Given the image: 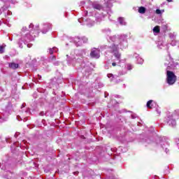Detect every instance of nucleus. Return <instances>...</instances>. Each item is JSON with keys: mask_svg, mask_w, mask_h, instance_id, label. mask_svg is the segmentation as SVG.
<instances>
[{"mask_svg": "<svg viewBox=\"0 0 179 179\" xmlns=\"http://www.w3.org/2000/svg\"><path fill=\"white\" fill-rule=\"evenodd\" d=\"M103 34L108 41L112 43V45L110 47V51L113 52V56L111 60H108L105 65L106 69H110L111 66H121V62L123 60L121 59V53L118 51L120 48L121 50H125L128 48V36L127 35H113L111 34V29L110 28H104L101 30Z\"/></svg>", "mask_w": 179, "mask_h": 179, "instance_id": "nucleus-1", "label": "nucleus"}, {"mask_svg": "<svg viewBox=\"0 0 179 179\" xmlns=\"http://www.w3.org/2000/svg\"><path fill=\"white\" fill-rule=\"evenodd\" d=\"M51 29H52V25L50 23L43 24L41 29H40V25L36 24L34 26L33 23H31L28 27H23L18 40L20 48H23V44H27L28 48H31L33 45L29 43L34 41V38L40 34V31H41L42 34H46Z\"/></svg>", "mask_w": 179, "mask_h": 179, "instance_id": "nucleus-2", "label": "nucleus"}, {"mask_svg": "<svg viewBox=\"0 0 179 179\" xmlns=\"http://www.w3.org/2000/svg\"><path fill=\"white\" fill-rule=\"evenodd\" d=\"M87 55H89L87 49L76 50L74 53L66 55V62L68 65H72L73 66L75 65V62L82 64Z\"/></svg>", "mask_w": 179, "mask_h": 179, "instance_id": "nucleus-3", "label": "nucleus"}, {"mask_svg": "<svg viewBox=\"0 0 179 179\" xmlns=\"http://www.w3.org/2000/svg\"><path fill=\"white\" fill-rule=\"evenodd\" d=\"M155 145L157 146H160V148H162L164 152L165 153H169L170 152V142L169 138L163 136L157 137L155 138Z\"/></svg>", "mask_w": 179, "mask_h": 179, "instance_id": "nucleus-4", "label": "nucleus"}, {"mask_svg": "<svg viewBox=\"0 0 179 179\" xmlns=\"http://www.w3.org/2000/svg\"><path fill=\"white\" fill-rule=\"evenodd\" d=\"M0 169L4 171L3 178H6V179L12 178V176H13V173L10 172V171H8L9 169H10V166L8 164L3 161L2 162L0 163Z\"/></svg>", "mask_w": 179, "mask_h": 179, "instance_id": "nucleus-5", "label": "nucleus"}, {"mask_svg": "<svg viewBox=\"0 0 179 179\" xmlns=\"http://www.w3.org/2000/svg\"><path fill=\"white\" fill-rule=\"evenodd\" d=\"M67 40L69 43H73L76 47H82L83 45L80 36L68 37Z\"/></svg>", "mask_w": 179, "mask_h": 179, "instance_id": "nucleus-6", "label": "nucleus"}, {"mask_svg": "<svg viewBox=\"0 0 179 179\" xmlns=\"http://www.w3.org/2000/svg\"><path fill=\"white\" fill-rule=\"evenodd\" d=\"M78 22L83 25L87 26V27H93L96 23L90 18H80L78 19Z\"/></svg>", "mask_w": 179, "mask_h": 179, "instance_id": "nucleus-7", "label": "nucleus"}, {"mask_svg": "<svg viewBox=\"0 0 179 179\" xmlns=\"http://www.w3.org/2000/svg\"><path fill=\"white\" fill-rule=\"evenodd\" d=\"M91 58H95V59H99L100 58V50L94 48L91 50V52L90 54Z\"/></svg>", "mask_w": 179, "mask_h": 179, "instance_id": "nucleus-8", "label": "nucleus"}, {"mask_svg": "<svg viewBox=\"0 0 179 179\" xmlns=\"http://www.w3.org/2000/svg\"><path fill=\"white\" fill-rule=\"evenodd\" d=\"M105 17L106 15L101 12L95 13V20L96 23H101V22H103V20H104Z\"/></svg>", "mask_w": 179, "mask_h": 179, "instance_id": "nucleus-9", "label": "nucleus"}, {"mask_svg": "<svg viewBox=\"0 0 179 179\" xmlns=\"http://www.w3.org/2000/svg\"><path fill=\"white\" fill-rule=\"evenodd\" d=\"M8 117L9 113H8V111L0 113V123L5 122V121H8Z\"/></svg>", "mask_w": 179, "mask_h": 179, "instance_id": "nucleus-10", "label": "nucleus"}, {"mask_svg": "<svg viewBox=\"0 0 179 179\" xmlns=\"http://www.w3.org/2000/svg\"><path fill=\"white\" fill-rule=\"evenodd\" d=\"M166 121L169 127H176L177 124V122H176V119L170 115L168 116Z\"/></svg>", "mask_w": 179, "mask_h": 179, "instance_id": "nucleus-11", "label": "nucleus"}, {"mask_svg": "<svg viewBox=\"0 0 179 179\" xmlns=\"http://www.w3.org/2000/svg\"><path fill=\"white\" fill-rule=\"evenodd\" d=\"M105 5L106 8H108V10H107L108 15H111L113 12L111 11L110 8L113 7V3L111 2L110 0H105Z\"/></svg>", "mask_w": 179, "mask_h": 179, "instance_id": "nucleus-12", "label": "nucleus"}, {"mask_svg": "<svg viewBox=\"0 0 179 179\" xmlns=\"http://www.w3.org/2000/svg\"><path fill=\"white\" fill-rule=\"evenodd\" d=\"M30 109L26 108L24 110L21 111V115L22 118H24V121H27L26 118H27L30 115Z\"/></svg>", "mask_w": 179, "mask_h": 179, "instance_id": "nucleus-13", "label": "nucleus"}, {"mask_svg": "<svg viewBox=\"0 0 179 179\" xmlns=\"http://www.w3.org/2000/svg\"><path fill=\"white\" fill-rule=\"evenodd\" d=\"M143 143L145 145V146H148V145H150V143H153V141H152V138L150 137H145L142 139Z\"/></svg>", "mask_w": 179, "mask_h": 179, "instance_id": "nucleus-14", "label": "nucleus"}, {"mask_svg": "<svg viewBox=\"0 0 179 179\" xmlns=\"http://www.w3.org/2000/svg\"><path fill=\"white\" fill-rule=\"evenodd\" d=\"M17 145H19V142H15L13 145H11L10 148L13 153H15L16 150H19V146H17Z\"/></svg>", "mask_w": 179, "mask_h": 179, "instance_id": "nucleus-15", "label": "nucleus"}, {"mask_svg": "<svg viewBox=\"0 0 179 179\" xmlns=\"http://www.w3.org/2000/svg\"><path fill=\"white\" fill-rule=\"evenodd\" d=\"M134 57L137 59V64H139L140 65H142V64H143V59H142V57H140L138 53H134Z\"/></svg>", "mask_w": 179, "mask_h": 179, "instance_id": "nucleus-16", "label": "nucleus"}, {"mask_svg": "<svg viewBox=\"0 0 179 179\" xmlns=\"http://www.w3.org/2000/svg\"><path fill=\"white\" fill-rule=\"evenodd\" d=\"M170 115V117H172V118H174L175 120H178L179 110L177 109V110H174V112L171 115Z\"/></svg>", "mask_w": 179, "mask_h": 179, "instance_id": "nucleus-17", "label": "nucleus"}, {"mask_svg": "<svg viewBox=\"0 0 179 179\" xmlns=\"http://www.w3.org/2000/svg\"><path fill=\"white\" fill-rule=\"evenodd\" d=\"M55 59H57V58L55 57V55L50 56L49 57V62H52V64H54V65H59V62H55Z\"/></svg>", "mask_w": 179, "mask_h": 179, "instance_id": "nucleus-18", "label": "nucleus"}, {"mask_svg": "<svg viewBox=\"0 0 179 179\" xmlns=\"http://www.w3.org/2000/svg\"><path fill=\"white\" fill-rule=\"evenodd\" d=\"M117 21L121 26H127V22L125 21V18L122 17H118Z\"/></svg>", "mask_w": 179, "mask_h": 179, "instance_id": "nucleus-19", "label": "nucleus"}, {"mask_svg": "<svg viewBox=\"0 0 179 179\" xmlns=\"http://www.w3.org/2000/svg\"><path fill=\"white\" fill-rule=\"evenodd\" d=\"M92 8H94V9H96V10H101V9H103V6L98 3H93Z\"/></svg>", "mask_w": 179, "mask_h": 179, "instance_id": "nucleus-20", "label": "nucleus"}, {"mask_svg": "<svg viewBox=\"0 0 179 179\" xmlns=\"http://www.w3.org/2000/svg\"><path fill=\"white\" fill-rule=\"evenodd\" d=\"M113 45V43L110 45H103L101 46H100V50H108V51H110V52H111L112 54L114 55V52H111L110 50V48Z\"/></svg>", "mask_w": 179, "mask_h": 179, "instance_id": "nucleus-21", "label": "nucleus"}, {"mask_svg": "<svg viewBox=\"0 0 179 179\" xmlns=\"http://www.w3.org/2000/svg\"><path fill=\"white\" fill-rule=\"evenodd\" d=\"M9 67L11 68V69H17V68H19V64L11 62L9 64Z\"/></svg>", "mask_w": 179, "mask_h": 179, "instance_id": "nucleus-22", "label": "nucleus"}, {"mask_svg": "<svg viewBox=\"0 0 179 179\" xmlns=\"http://www.w3.org/2000/svg\"><path fill=\"white\" fill-rule=\"evenodd\" d=\"M48 52H49V54H50V55H52V54H54V52H58V48H57L55 47H54L52 48H49Z\"/></svg>", "mask_w": 179, "mask_h": 179, "instance_id": "nucleus-23", "label": "nucleus"}, {"mask_svg": "<svg viewBox=\"0 0 179 179\" xmlns=\"http://www.w3.org/2000/svg\"><path fill=\"white\" fill-rule=\"evenodd\" d=\"M153 104H155V101L153 100H150L147 102V108H153Z\"/></svg>", "mask_w": 179, "mask_h": 179, "instance_id": "nucleus-24", "label": "nucleus"}, {"mask_svg": "<svg viewBox=\"0 0 179 179\" xmlns=\"http://www.w3.org/2000/svg\"><path fill=\"white\" fill-rule=\"evenodd\" d=\"M171 45H172V47H176V45H178L179 47V41H176V39H172L171 42Z\"/></svg>", "mask_w": 179, "mask_h": 179, "instance_id": "nucleus-25", "label": "nucleus"}, {"mask_svg": "<svg viewBox=\"0 0 179 179\" xmlns=\"http://www.w3.org/2000/svg\"><path fill=\"white\" fill-rule=\"evenodd\" d=\"M145 12H146V8L143 6H141L138 8V13L143 15V13H145Z\"/></svg>", "mask_w": 179, "mask_h": 179, "instance_id": "nucleus-26", "label": "nucleus"}, {"mask_svg": "<svg viewBox=\"0 0 179 179\" xmlns=\"http://www.w3.org/2000/svg\"><path fill=\"white\" fill-rule=\"evenodd\" d=\"M152 31L155 33V34H159V33H160V27L159 26L155 27Z\"/></svg>", "mask_w": 179, "mask_h": 179, "instance_id": "nucleus-27", "label": "nucleus"}, {"mask_svg": "<svg viewBox=\"0 0 179 179\" xmlns=\"http://www.w3.org/2000/svg\"><path fill=\"white\" fill-rule=\"evenodd\" d=\"M157 47L159 48V50H163V48H164V42L159 41Z\"/></svg>", "mask_w": 179, "mask_h": 179, "instance_id": "nucleus-28", "label": "nucleus"}, {"mask_svg": "<svg viewBox=\"0 0 179 179\" xmlns=\"http://www.w3.org/2000/svg\"><path fill=\"white\" fill-rule=\"evenodd\" d=\"M80 38L81 42L83 43V44H86L89 41V38H87L86 36H81Z\"/></svg>", "mask_w": 179, "mask_h": 179, "instance_id": "nucleus-29", "label": "nucleus"}, {"mask_svg": "<svg viewBox=\"0 0 179 179\" xmlns=\"http://www.w3.org/2000/svg\"><path fill=\"white\" fill-rule=\"evenodd\" d=\"M5 47L6 45L3 44L2 45H0V54H3L5 52Z\"/></svg>", "mask_w": 179, "mask_h": 179, "instance_id": "nucleus-30", "label": "nucleus"}, {"mask_svg": "<svg viewBox=\"0 0 179 179\" xmlns=\"http://www.w3.org/2000/svg\"><path fill=\"white\" fill-rule=\"evenodd\" d=\"M107 77H108L109 79H110V82H113V80H114V79H115V78L113 73H108V74H107Z\"/></svg>", "mask_w": 179, "mask_h": 179, "instance_id": "nucleus-31", "label": "nucleus"}, {"mask_svg": "<svg viewBox=\"0 0 179 179\" xmlns=\"http://www.w3.org/2000/svg\"><path fill=\"white\" fill-rule=\"evenodd\" d=\"M125 66H126L127 71H132V69H134V66H132V64H128Z\"/></svg>", "mask_w": 179, "mask_h": 179, "instance_id": "nucleus-32", "label": "nucleus"}, {"mask_svg": "<svg viewBox=\"0 0 179 179\" xmlns=\"http://www.w3.org/2000/svg\"><path fill=\"white\" fill-rule=\"evenodd\" d=\"M164 10L157 9L155 13H157V15H162V13H164Z\"/></svg>", "mask_w": 179, "mask_h": 179, "instance_id": "nucleus-33", "label": "nucleus"}, {"mask_svg": "<svg viewBox=\"0 0 179 179\" xmlns=\"http://www.w3.org/2000/svg\"><path fill=\"white\" fill-rule=\"evenodd\" d=\"M169 37H170L171 40H176V34H173V33L169 34Z\"/></svg>", "mask_w": 179, "mask_h": 179, "instance_id": "nucleus-34", "label": "nucleus"}, {"mask_svg": "<svg viewBox=\"0 0 179 179\" xmlns=\"http://www.w3.org/2000/svg\"><path fill=\"white\" fill-rule=\"evenodd\" d=\"M6 142L7 143H10V142H12V138H10V137L6 138Z\"/></svg>", "mask_w": 179, "mask_h": 179, "instance_id": "nucleus-35", "label": "nucleus"}, {"mask_svg": "<svg viewBox=\"0 0 179 179\" xmlns=\"http://www.w3.org/2000/svg\"><path fill=\"white\" fill-rule=\"evenodd\" d=\"M10 3H13V5H16L17 3V0H10Z\"/></svg>", "mask_w": 179, "mask_h": 179, "instance_id": "nucleus-36", "label": "nucleus"}, {"mask_svg": "<svg viewBox=\"0 0 179 179\" xmlns=\"http://www.w3.org/2000/svg\"><path fill=\"white\" fill-rule=\"evenodd\" d=\"M7 9H8V6H3V7H1V10H3V12H5V10H6Z\"/></svg>", "mask_w": 179, "mask_h": 179, "instance_id": "nucleus-37", "label": "nucleus"}, {"mask_svg": "<svg viewBox=\"0 0 179 179\" xmlns=\"http://www.w3.org/2000/svg\"><path fill=\"white\" fill-rule=\"evenodd\" d=\"M176 145L178 146V149H179V138L176 139Z\"/></svg>", "mask_w": 179, "mask_h": 179, "instance_id": "nucleus-38", "label": "nucleus"}, {"mask_svg": "<svg viewBox=\"0 0 179 179\" xmlns=\"http://www.w3.org/2000/svg\"><path fill=\"white\" fill-rule=\"evenodd\" d=\"M118 102L117 101H116L115 100H112L111 101H110V104H117Z\"/></svg>", "mask_w": 179, "mask_h": 179, "instance_id": "nucleus-39", "label": "nucleus"}, {"mask_svg": "<svg viewBox=\"0 0 179 179\" xmlns=\"http://www.w3.org/2000/svg\"><path fill=\"white\" fill-rule=\"evenodd\" d=\"M19 135H20V133L16 132V133L15 134V138H17V136H19Z\"/></svg>", "mask_w": 179, "mask_h": 179, "instance_id": "nucleus-40", "label": "nucleus"}, {"mask_svg": "<svg viewBox=\"0 0 179 179\" xmlns=\"http://www.w3.org/2000/svg\"><path fill=\"white\" fill-rule=\"evenodd\" d=\"M136 117V115H131V118L133 120H135V118Z\"/></svg>", "mask_w": 179, "mask_h": 179, "instance_id": "nucleus-41", "label": "nucleus"}, {"mask_svg": "<svg viewBox=\"0 0 179 179\" xmlns=\"http://www.w3.org/2000/svg\"><path fill=\"white\" fill-rule=\"evenodd\" d=\"M157 114H158L159 115H160V114H161L162 112H160V110H159V109H157Z\"/></svg>", "mask_w": 179, "mask_h": 179, "instance_id": "nucleus-42", "label": "nucleus"}, {"mask_svg": "<svg viewBox=\"0 0 179 179\" xmlns=\"http://www.w3.org/2000/svg\"><path fill=\"white\" fill-rule=\"evenodd\" d=\"M126 73H127V71H123L122 72L121 75H126Z\"/></svg>", "mask_w": 179, "mask_h": 179, "instance_id": "nucleus-43", "label": "nucleus"}, {"mask_svg": "<svg viewBox=\"0 0 179 179\" xmlns=\"http://www.w3.org/2000/svg\"><path fill=\"white\" fill-rule=\"evenodd\" d=\"M80 5H81V6L85 5V1H81V2H80Z\"/></svg>", "mask_w": 179, "mask_h": 179, "instance_id": "nucleus-44", "label": "nucleus"}, {"mask_svg": "<svg viewBox=\"0 0 179 179\" xmlns=\"http://www.w3.org/2000/svg\"><path fill=\"white\" fill-rule=\"evenodd\" d=\"M24 106H26V104L25 103H22L21 108H24Z\"/></svg>", "mask_w": 179, "mask_h": 179, "instance_id": "nucleus-45", "label": "nucleus"}, {"mask_svg": "<svg viewBox=\"0 0 179 179\" xmlns=\"http://www.w3.org/2000/svg\"><path fill=\"white\" fill-rule=\"evenodd\" d=\"M11 14H12V12H10V11L8 12V15H11Z\"/></svg>", "mask_w": 179, "mask_h": 179, "instance_id": "nucleus-46", "label": "nucleus"}, {"mask_svg": "<svg viewBox=\"0 0 179 179\" xmlns=\"http://www.w3.org/2000/svg\"><path fill=\"white\" fill-rule=\"evenodd\" d=\"M167 2H173V0H166Z\"/></svg>", "mask_w": 179, "mask_h": 179, "instance_id": "nucleus-47", "label": "nucleus"}, {"mask_svg": "<svg viewBox=\"0 0 179 179\" xmlns=\"http://www.w3.org/2000/svg\"><path fill=\"white\" fill-rule=\"evenodd\" d=\"M38 78L39 79H41V76L38 75Z\"/></svg>", "mask_w": 179, "mask_h": 179, "instance_id": "nucleus-48", "label": "nucleus"}, {"mask_svg": "<svg viewBox=\"0 0 179 179\" xmlns=\"http://www.w3.org/2000/svg\"><path fill=\"white\" fill-rule=\"evenodd\" d=\"M107 92H105V97H107Z\"/></svg>", "mask_w": 179, "mask_h": 179, "instance_id": "nucleus-49", "label": "nucleus"}, {"mask_svg": "<svg viewBox=\"0 0 179 179\" xmlns=\"http://www.w3.org/2000/svg\"><path fill=\"white\" fill-rule=\"evenodd\" d=\"M85 15H87V11H85Z\"/></svg>", "mask_w": 179, "mask_h": 179, "instance_id": "nucleus-50", "label": "nucleus"}, {"mask_svg": "<svg viewBox=\"0 0 179 179\" xmlns=\"http://www.w3.org/2000/svg\"><path fill=\"white\" fill-rule=\"evenodd\" d=\"M17 146H18V148H20V144H17Z\"/></svg>", "mask_w": 179, "mask_h": 179, "instance_id": "nucleus-51", "label": "nucleus"}, {"mask_svg": "<svg viewBox=\"0 0 179 179\" xmlns=\"http://www.w3.org/2000/svg\"><path fill=\"white\" fill-rule=\"evenodd\" d=\"M78 172H74V174H78Z\"/></svg>", "mask_w": 179, "mask_h": 179, "instance_id": "nucleus-52", "label": "nucleus"}, {"mask_svg": "<svg viewBox=\"0 0 179 179\" xmlns=\"http://www.w3.org/2000/svg\"><path fill=\"white\" fill-rule=\"evenodd\" d=\"M0 141H1V138H0Z\"/></svg>", "mask_w": 179, "mask_h": 179, "instance_id": "nucleus-53", "label": "nucleus"}]
</instances>
